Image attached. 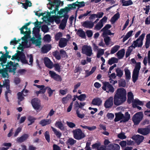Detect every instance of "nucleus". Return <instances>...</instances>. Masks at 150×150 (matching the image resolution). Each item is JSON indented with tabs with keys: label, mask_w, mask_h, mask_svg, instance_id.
Listing matches in <instances>:
<instances>
[{
	"label": "nucleus",
	"mask_w": 150,
	"mask_h": 150,
	"mask_svg": "<svg viewBox=\"0 0 150 150\" xmlns=\"http://www.w3.org/2000/svg\"><path fill=\"white\" fill-rule=\"evenodd\" d=\"M127 93L125 89L122 88H118L115 92L114 96V103L117 106L119 105L126 100Z\"/></svg>",
	"instance_id": "1"
},
{
	"label": "nucleus",
	"mask_w": 150,
	"mask_h": 150,
	"mask_svg": "<svg viewBox=\"0 0 150 150\" xmlns=\"http://www.w3.org/2000/svg\"><path fill=\"white\" fill-rule=\"evenodd\" d=\"M130 118V115L128 112H125V116L123 114L120 112L115 114V117L114 120L115 122H117L122 120L120 121V123L125 122L128 121Z\"/></svg>",
	"instance_id": "2"
},
{
	"label": "nucleus",
	"mask_w": 150,
	"mask_h": 150,
	"mask_svg": "<svg viewBox=\"0 0 150 150\" xmlns=\"http://www.w3.org/2000/svg\"><path fill=\"white\" fill-rule=\"evenodd\" d=\"M143 118V114L142 112H139L136 113L133 116L132 120L135 125H138Z\"/></svg>",
	"instance_id": "3"
},
{
	"label": "nucleus",
	"mask_w": 150,
	"mask_h": 150,
	"mask_svg": "<svg viewBox=\"0 0 150 150\" xmlns=\"http://www.w3.org/2000/svg\"><path fill=\"white\" fill-rule=\"evenodd\" d=\"M145 35V33H143L136 40L133 41V44L134 45L133 46L134 48L136 47H141L143 45V40Z\"/></svg>",
	"instance_id": "4"
},
{
	"label": "nucleus",
	"mask_w": 150,
	"mask_h": 150,
	"mask_svg": "<svg viewBox=\"0 0 150 150\" xmlns=\"http://www.w3.org/2000/svg\"><path fill=\"white\" fill-rule=\"evenodd\" d=\"M75 8V2L71 4L68 5L67 7H66L64 8L61 9L59 11H58V14L59 15H61L63 13H64V14H67L71 10Z\"/></svg>",
	"instance_id": "5"
},
{
	"label": "nucleus",
	"mask_w": 150,
	"mask_h": 150,
	"mask_svg": "<svg viewBox=\"0 0 150 150\" xmlns=\"http://www.w3.org/2000/svg\"><path fill=\"white\" fill-rule=\"evenodd\" d=\"M102 88L104 91H106V92L108 93H112L115 91L114 87L108 82H105L103 83V85Z\"/></svg>",
	"instance_id": "6"
},
{
	"label": "nucleus",
	"mask_w": 150,
	"mask_h": 150,
	"mask_svg": "<svg viewBox=\"0 0 150 150\" xmlns=\"http://www.w3.org/2000/svg\"><path fill=\"white\" fill-rule=\"evenodd\" d=\"M31 103L33 108L35 110H38L41 108L40 100L37 98L32 99Z\"/></svg>",
	"instance_id": "7"
},
{
	"label": "nucleus",
	"mask_w": 150,
	"mask_h": 150,
	"mask_svg": "<svg viewBox=\"0 0 150 150\" xmlns=\"http://www.w3.org/2000/svg\"><path fill=\"white\" fill-rule=\"evenodd\" d=\"M81 50L82 53L87 56L90 57L93 54L92 48L90 46L84 45L82 47Z\"/></svg>",
	"instance_id": "8"
},
{
	"label": "nucleus",
	"mask_w": 150,
	"mask_h": 150,
	"mask_svg": "<svg viewBox=\"0 0 150 150\" xmlns=\"http://www.w3.org/2000/svg\"><path fill=\"white\" fill-rule=\"evenodd\" d=\"M18 63L13 64L12 62L10 61L8 62L6 65L7 69H9V72H13V74L15 73V71L16 69V66L18 65Z\"/></svg>",
	"instance_id": "9"
},
{
	"label": "nucleus",
	"mask_w": 150,
	"mask_h": 150,
	"mask_svg": "<svg viewBox=\"0 0 150 150\" xmlns=\"http://www.w3.org/2000/svg\"><path fill=\"white\" fill-rule=\"evenodd\" d=\"M114 98L112 96L110 97L105 101L104 106L106 108H110L113 105Z\"/></svg>",
	"instance_id": "10"
},
{
	"label": "nucleus",
	"mask_w": 150,
	"mask_h": 150,
	"mask_svg": "<svg viewBox=\"0 0 150 150\" xmlns=\"http://www.w3.org/2000/svg\"><path fill=\"white\" fill-rule=\"evenodd\" d=\"M132 138L135 141L137 145H139L143 142L144 138V136L142 135H137L133 136Z\"/></svg>",
	"instance_id": "11"
},
{
	"label": "nucleus",
	"mask_w": 150,
	"mask_h": 150,
	"mask_svg": "<svg viewBox=\"0 0 150 150\" xmlns=\"http://www.w3.org/2000/svg\"><path fill=\"white\" fill-rule=\"evenodd\" d=\"M49 73L51 78L53 79L54 80L58 81H62V79L61 76L59 75L56 74L54 71H50Z\"/></svg>",
	"instance_id": "12"
},
{
	"label": "nucleus",
	"mask_w": 150,
	"mask_h": 150,
	"mask_svg": "<svg viewBox=\"0 0 150 150\" xmlns=\"http://www.w3.org/2000/svg\"><path fill=\"white\" fill-rule=\"evenodd\" d=\"M85 137V135L80 129H76V139H81Z\"/></svg>",
	"instance_id": "13"
},
{
	"label": "nucleus",
	"mask_w": 150,
	"mask_h": 150,
	"mask_svg": "<svg viewBox=\"0 0 150 150\" xmlns=\"http://www.w3.org/2000/svg\"><path fill=\"white\" fill-rule=\"evenodd\" d=\"M44 62L46 67L52 69L53 67L52 62L47 57H45L44 58Z\"/></svg>",
	"instance_id": "14"
},
{
	"label": "nucleus",
	"mask_w": 150,
	"mask_h": 150,
	"mask_svg": "<svg viewBox=\"0 0 150 150\" xmlns=\"http://www.w3.org/2000/svg\"><path fill=\"white\" fill-rule=\"evenodd\" d=\"M120 147L117 144L112 143L109 144L107 146L108 150H120Z\"/></svg>",
	"instance_id": "15"
},
{
	"label": "nucleus",
	"mask_w": 150,
	"mask_h": 150,
	"mask_svg": "<svg viewBox=\"0 0 150 150\" xmlns=\"http://www.w3.org/2000/svg\"><path fill=\"white\" fill-rule=\"evenodd\" d=\"M68 40L65 38H62L59 42V46L60 48H63L65 47L67 45Z\"/></svg>",
	"instance_id": "16"
},
{
	"label": "nucleus",
	"mask_w": 150,
	"mask_h": 150,
	"mask_svg": "<svg viewBox=\"0 0 150 150\" xmlns=\"http://www.w3.org/2000/svg\"><path fill=\"white\" fill-rule=\"evenodd\" d=\"M18 61L21 60V62L24 64H28V61L26 59L25 54L21 51L19 54V58L18 59Z\"/></svg>",
	"instance_id": "17"
},
{
	"label": "nucleus",
	"mask_w": 150,
	"mask_h": 150,
	"mask_svg": "<svg viewBox=\"0 0 150 150\" xmlns=\"http://www.w3.org/2000/svg\"><path fill=\"white\" fill-rule=\"evenodd\" d=\"M83 26L85 28H92L94 26V23L91 21H86L83 22Z\"/></svg>",
	"instance_id": "18"
},
{
	"label": "nucleus",
	"mask_w": 150,
	"mask_h": 150,
	"mask_svg": "<svg viewBox=\"0 0 150 150\" xmlns=\"http://www.w3.org/2000/svg\"><path fill=\"white\" fill-rule=\"evenodd\" d=\"M51 46L50 45H44L41 48V51L43 53H46L51 49Z\"/></svg>",
	"instance_id": "19"
},
{
	"label": "nucleus",
	"mask_w": 150,
	"mask_h": 150,
	"mask_svg": "<svg viewBox=\"0 0 150 150\" xmlns=\"http://www.w3.org/2000/svg\"><path fill=\"white\" fill-rule=\"evenodd\" d=\"M102 103V101L99 98H96L93 99L91 104L93 105L99 106Z\"/></svg>",
	"instance_id": "20"
},
{
	"label": "nucleus",
	"mask_w": 150,
	"mask_h": 150,
	"mask_svg": "<svg viewBox=\"0 0 150 150\" xmlns=\"http://www.w3.org/2000/svg\"><path fill=\"white\" fill-rule=\"evenodd\" d=\"M137 131L139 133L143 135H146L149 134L146 127L139 128Z\"/></svg>",
	"instance_id": "21"
},
{
	"label": "nucleus",
	"mask_w": 150,
	"mask_h": 150,
	"mask_svg": "<svg viewBox=\"0 0 150 150\" xmlns=\"http://www.w3.org/2000/svg\"><path fill=\"white\" fill-rule=\"evenodd\" d=\"M40 32V28L34 27L33 28L32 34L34 35L35 37L41 36V35L39 33Z\"/></svg>",
	"instance_id": "22"
},
{
	"label": "nucleus",
	"mask_w": 150,
	"mask_h": 150,
	"mask_svg": "<svg viewBox=\"0 0 150 150\" xmlns=\"http://www.w3.org/2000/svg\"><path fill=\"white\" fill-rule=\"evenodd\" d=\"M28 137V135L27 134H23L20 137H18L17 139V141L19 143H22L25 141Z\"/></svg>",
	"instance_id": "23"
},
{
	"label": "nucleus",
	"mask_w": 150,
	"mask_h": 150,
	"mask_svg": "<svg viewBox=\"0 0 150 150\" xmlns=\"http://www.w3.org/2000/svg\"><path fill=\"white\" fill-rule=\"evenodd\" d=\"M52 120L51 119H43L40 122L39 124L42 126H44L50 124Z\"/></svg>",
	"instance_id": "24"
},
{
	"label": "nucleus",
	"mask_w": 150,
	"mask_h": 150,
	"mask_svg": "<svg viewBox=\"0 0 150 150\" xmlns=\"http://www.w3.org/2000/svg\"><path fill=\"white\" fill-rule=\"evenodd\" d=\"M120 17V14L119 12H118L112 17L110 20L112 24L114 23Z\"/></svg>",
	"instance_id": "25"
},
{
	"label": "nucleus",
	"mask_w": 150,
	"mask_h": 150,
	"mask_svg": "<svg viewBox=\"0 0 150 150\" xmlns=\"http://www.w3.org/2000/svg\"><path fill=\"white\" fill-rule=\"evenodd\" d=\"M134 96L131 92H129L127 93V102L129 104L131 103L134 100Z\"/></svg>",
	"instance_id": "26"
},
{
	"label": "nucleus",
	"mask_w": 150,
	"mask_h": 150,
	"mask_svg": "<svg viewBox=\"0 0 150 150\" xmlns=\"http://www.w3.org/2000/svg\"><path fill=\"white\" fill-rule=\"evenodd\" d=\"M76 34L82 38H86L85 33L82 29L78 30Z\"/></svg>",
	"instance_id": "27"
},
{
	"label": "nucleus",
	"mask_w": 150,
	"mask_h": 150,
	"mask_svg": "<svg viewBox=\"0 0 150 150\" xmlns=\"http://www.w3.org/2000/svg\"><path fill=\"white\" fill-rule=\"evenodd\" d=\"M20 3L22 4V6H23V7L25 9H27L28 6L30 7L32 6V3L31 1L28 0H26L25 3L20 2Z\"/></svg>",
	"instance_id": "28"
},
{
	"label": "nucleus",
	"mask_w": 150,
	"mask_h": 150,
	"mask_svg": "<svg viewBox=\"0 0 150 150\" xmlns=\"http://www.w3.org/2000/svg\"><path fill=\"white\" fill-rule=\"evenodd\" d=\"M72 96L70 94H68L66 97H63L62 100V102L64 104L67 103L71 99Z\"/></svg>",
	"instance_id": "29"
},
{
	"label": "nucleus",
	"mask_w": 150,
	"mask_h": 150,
	"mask_svg": "<svg viewBox=\"0 0 150 150\" xmlns=\"http://www.w3.org/2000/svg\"><path fill=\"white\" fill-rule=\"evenodd\" d=\"M125 54V50L124 49H122L119 51L116 54L119 59L122 58L124 57Z\"/></svg>",
	"instance_id": "30"
},
{
	"label": "nucleus",
	"mask_w": 150,
	"mask_h": 150,
	"mask_svg": "<svg viewBox=\"0 0 150 150\" xmlns=\"http://www.w3.org/2000/svg\"><path fill=\"white\" fill-rule=\"evenodd\" d=\"M124 71L125 73L126 79H129L131 78V73L127 67H126L124 69Z\"/></svg>",
	"instance_id": "31"
},
{
	"label": "nucleus",
	"mask_w": 150,
	"mask_h": 150,
	"mask_svg": "<svg viewBox=\"0 0 150 150\" xmlns=\"http://www.w3.org/2000/svg\"><path fill=\"white\" fill-rule=\"evenodd\" d=\"M55 125L61 130L63 131L64 130V127L61 121H57L55 123Z\"/></svg>",
	"instance_id": "32"
},
{
	"label": "nucleus",
	"mask_w": 150,
	"mask_h": 150,
	"mask_svg": "<svg viewBox=\"0 0 150 150\" xmlns=\"http://www.w3.org/2000/svg\"><path fill=\"white\" fill-rule=\"evenodd\" d=\"M118 59L115 57H112L108 61V64L111 65L114 63H117L118 62Z\"/></svg>",
	"instance_id": "33"
},
{
	"label": "nucleus",
	"mask_w": 150,
	"mask_h": 150,
	"mask_svg": "<svg viewBox=\"0 0 150 150\" xmlns=\"http://www.w3.org/2000/svg\"><path fill=\"white\" fill-rule=\"evenodd\" d=\"M139 73L138 72L133 71L132 75V81L134 83L138 79Z\"/></svg>",
	"instance_id": "34"
},
{
	"label": "nucleus",
	"mask_w": 150,
	"mask_h": 150,
	"mask_svg": "<svg viewBox=\"0 0 150 150\" xmlns=\"http://www.w3.org/2000/svg\"><path fill=\"white\" fill-rule=\"evenodd\" d=\"M143 104V102L138 99H135L132 101L133 107H134V105L136 106L137 105H142Z\"/></svg>",
	"instance_id": "35"
},
{
	"label": "nucleus",
	"mask_w": 150,
	"mask_h": 150,
	"mask_svg": "<svg viewBox=\"0 0 150 150\" xmlns=\"http://www.w3.org/2000/svg\"><path fill=\"white\" fill-rule=\"evenodd\" d=\"M116 75L120 78L123 75V71L121 70L120 68H117L116 69Z\"/></svg>",
	"instance_id": "36"
},
{
	"label": "nucleus",
	"mask_w": 150,
	"mask_h": 150,
	"mask_svg": "<svg viewBox=\"0 0 150 150\" xmlns=\"http://www.w3.org/2000/svg\"><path fill=\"white\" fill-rule=\"evenodd\" d=\"M17 52L14 55L12 56V57L11 58L12 60H13L14 59H16L18 61V59H19V54H20L21 51H20L19 50H17Z\"/></svg>",
	"instance_id": "37"
},
{
	"label": "nucleus",
	"mask_w": 150,
	"mask_h": 150,
	"mask_svg": "<svg viewBox=\"0 0 150 150\" xmlns=\"http://www.w3.org/2000/svg\"><path fill=\"white\" fill-rule=\"evenodd\" d=\"M120 46L118 45H115L112 47L111 49L110 54H113L117 52L119 50Z\"/></svg>",
	"instance_id": "38"
},
{
	"label": "nucleus",
	"mask_w": 150,
	"mask_h": 150,
	"mask_svg": "<svg viewBox=\"0 0 150 150\" xmlns=\"http://www.w3.org/2000/svg\"><path fill=\"white\" fill-rule=\"evenodd\" d=\"M0 74H2V76L4 78H5L7 76H8L7 71L5 69H1L0 67Z\"/></svg>",
	"instance_id": "39"
},
{
	"label": "nucleus",
	"mask_w": 150,
	"mask_h": 150,
	"mask_svg": "<svg viewBox=\"0 0 150 150\" xmlns=\"http://www.w3.org/2000/svg\"><path fill=\"white\" fill-rule=\"evenodd\" d=\"M51 128L56 136L58 138H60L62 136V133L60 132L57 131L56 129L54 127H51Z\"/></svg>",
	"instance_id": "40"
},
{
	"label": "nucleus",
	"mask_w": 150,
	"mask_h": 150,
	"mask_svg": "<svg viewBox=\"0 0 150 150\" xmlns=\"http://www.w3.org/2000/svg\"><path fill=\"white\" fill-rule=\"evenodd\" d=\"M103 23L102 22H99L95 25L94 29L97 30H100L103 26Z\"/></svg>",
	"instance_id": "41"
},
{
	"label": "nucleus",
	"mask_w": 150,
	"mask_h": 150,
	"mask_svg": "<svg viewBox=\"0 0 150 150\" xmlns=\"http://www.w3.org/2000/svg\"><path fill=\"white\" fill-rule=\"evenodd\" d=\"M86 96L85 94H82L79 96L76 95V98H77L78 100L80 101H83L86 98Z\"/></svg>",
	"instance_id": "42"
},
{
	"label": "nucleus",
	"mask_w": 150,
	"mask_h": 150,
	"mask_svg": "<svg viewBox=\"0 0 150 150\" xmlns=\"http://www.w3.org/2000/svg\"><path fill=\"white\" fill-rule=\"evenodd\" d=\"M122 6H127L133 4V2L131 0H129L125 1H122Z\"/></svg>",
	"instance_id": "43"
},
{
	"label": "nucleus",
	"mask_w": 150,
	"mask_h": 150,
	"mask_svg": "<svg viewBox=\"0 0 150 150\" xmlns=\"http://www.w3.org/2000/svg\"><path fill=\"white\" fill-rule=\"evenodd\" d=\"M141 63L140 62H137L136 64L134 69L133 71L139 73Z\"/></svg>",
	"instance_id": "44"
},
{
	"label": "nucleus",
	"mask_w": 150,
	"mask_h": 150,
	"mask_svg": "<svg viewBox=\"0 0 150 150\" xmlns=\"http://www.w3.org/2000/svg\"><path fill=\"white\" fill-rule=\"evenodd\" d=\"M36 118L32 116H29L28 117V121L30 122V123L28 124V126L31 125L35 122V121L36 120Z\"/></svg>",
	"instance_id": "45"
},
{
	"label": "nucleus",
	"mask_w": 150,
	"mask_h": 150,
	"mask_svg": "<svg viewBox=\"0 0 150 150\" xmlns=\"http://www.w3.org/2000/svg\"><path fill=\"white\" fill-rule=\"evenodd\" d=\"M53 55L57 60H60L61 58V55L60 53L57 51L53 52Z\"/></svg>",
	"instance_id": "46"
},
{
	"label": "nucleus",
	"mask_w": 150,
	"mask_h": 150,
	"mask_svg": "<svg viewBox=\"0 0 150 150\" xmlns=\"http://www.w3.org/2000/svg\"><path fill=\"white\" fill-rule=\"evenodd\" d=\"M85 6V3L84 1L79 2L77 1L76 2V7L77 6L78 8H80Z\"/></svg>",
	"instance_id": "47"
},
{
	"label": "nucleus",
	"mask_w": 150,
	"mask_h": 150,
	"mask_svg": "<svg viewBox=\"0 0 150 150\" xmlns=\"http://www.w3.org/2000/svg\"><path fill=\"white\" fill-rule=\"evenodd\" d=\"M23 91L24 90H23L21 92H19L17 93L18 100H20V101H22L24 99V98L23 96Z\"/></svg>",
	"instance_id": "48"
},
{
	"label": "nucleus",
	"mask_w": 150,
	"mask_h": 150,
	"mask_svg": "<svg viewBox=\"0 0 150 150\" xmlns=\"http://www.w3.org/2000/svg\"><path fill=\"white\" fill-rule=\"evenodd\" d=\"M62 36V34L61 32H59L56 33L55 35V39L56 41H58L61 38Z\"/></svg>",
	"instance_id": "49"
},
{
	"label": "nucleus",
	"mask_w": 150,
	"mask_h": 150,
	"mask_svg": "<svg viewBox=\"0 0 150 150\" xmlns=\"http://www.w3.org/2000/svg\"><path fill=\"white\" fill-rule=\"evenodd\" d=\"M37 38V39L36 40V41L35 42V44L37 46H40L41 45V42L40 40L41 39V36L38 37H35Z\"/></svg>",
	"instance_id": "50"
},
{
	"label": "nucleus",
	"mask_w": 150,
	"mask_h": 150,
	"mask_svg": "<svg viewBox=\"0 0 150 150\" xmlns=\"http://www.w3.org/2000/svg\"><path fill=\"white\" fill-rule=\"evenodd\" d=\"M66 144L67 145H73L75 143V140L71 138H69L66 142Z\"/></svg>",
	"instance_id": "51"
},
{
	"label": "nucleus",
	"mask_w": 150,
	"mask_h": 150,
	"mask_svg": "<svg viewBox=\"0 0 150 150\" xmlns=\"http://www.w3.org/2000/svg\"><path fill=\"white\" fill-rule=\"evenodd\" d=\"M104 38V41L105 44L106 45H108L110 44V39L109 37L108 36H103Z\"/></svg>",
	"instance_id": "52"
},
{
	"label": "nucleus",
	"mask_w": 150,
	"mask_h": 150,
	"mask_svg": "<svg viewBox=\"0 0 150 150\" xmlns=\"http://www.w3.org/2000/svg\"><path fill=\"white\" fill-rule=\"evenodd\" d=\"M46 90L47 89V93H48L49 97H51L53 92L55 91L54 90H52L49 87H46Z\"/></svg>",
	"instance_id": "53"
},
{
	"label": "nucleus",
	"mask_w": 150,
	"mask_h": 150,
	"mask_svg": "<svg viewBox=\"0 0 150 150\" xmlns=\"http://www.w3.org/2000/svg\"><path fill=\"white\" fill-rule=\"evenodd\" d=\"M41 29L44 33H47L49 30L48 26L46 25H42L41 28Z\"/></svg>",
	"instance_id": "54"
},
{
	"label": "nucleus",
	"mask_w": 150,
	"mask_h": 150,
	"mask_svg": "<svg viewBox=\"0 0 150 150\" xmlns=\"http://www.w3.org/2000/svg\"><path fill=\"white\" fill-rule=\"evenodd\" d=\"M104 54V50L103 49H100L98 50L97 54V57L98 58H99L101 55H103Z\"/></svg>",
	"instance_id": "55"
},
{
	"label": "nucleus",
	"mask_w": 150,
	"mask_h": 150,
	"mask_svg": "<svg viewBox=\"0 0 150 150\" xmlns=\"http://www.w3.org/2000/svg\"><path fill=\"white\" fill-rule=\"evenodd\" d=\"M43 40L45 41L50 42L51 41L50 35L48 34L45 35L43 38Z\"/></svg>",
	"instance_id": "56"
},
{
	"label": "nucleus",
	"mask_w": 150,
	"mask_h": 150,
	"mask_svg": "<svg viewBox=\"0 0 150 150\" xmlns=\"http://www.w3.org/2000/svg\"><path fill=\"white\" fill-rule=\"evenodd\" d=\"M45 136L46 140L48 143L50 142V136L48 131H46L45 134Z\"/></svg>",
	"instance_id": "57"
},
{
	"label": "nucleus",
	"mask_w": 150,
	"mask_h": 150,
	"mask_svg": "<svg viewBox=\"0 0 150 150\" xmlns=\"http://www.w3.org/2000/svg\"><path fill=\"white\" fill-rule=\"evenodd\" d=\"M113 35V33H112L110 30H108L105 31H103V36H108L107 35Z\"/></svg>",
	"instance_id": "58"
},
{
	"label": "nucleus",
	"mask_w": 150,
	"mask_h": 150,
	"mask_svg": "<svg viewBox=\"0 0 150 150\" xmlns=\"http://www.w3.org/2000/svg\"><path fill=\"white\" fill-rule=\"evenodd\" d=\"M42 23V22L41 21L39 22L38 19L36 20V21L34 23H33V24L35 25V27L36 28H40L41 27V25Z\"/></svg>",
	"instance_id": "59"
},
{
	"label": "nucleus",
	"mask_w": 150,
	"mask_h": 150,
	"mask_svg": "<svg viewBox=\"0 0 150 150\" xmlns=\"http://www.w3.org/2000/svg\"><path fill=\"white\" fill-rule=\"evenodd\" d=\"M64 18L62 20V23L64 24H66L67 19L69 18V15L68 14H64Z\"/></svg>",
	"instance_id": "60"
},
{
	"label": "nucleus",
	"mask_w": 150,
	"mask_h": 150,
	"mask_svg": "<svg viewBox=\"0 0 150 150\" xmlns=\"http://www.w3.org/2000/svg\"><path fill=\"white\" fill-rule=\"evenodd\" d=\"M53 66L54 67L56 71L59 72L60 71V67L59 64H55Z\"/></svg>",
	"instance_id": "61"
},
{
	"label": "nucleus",
	"mask_w": 150,
	"mask_h": 150,
	"mask_svg": "<svg viewBox=\"0 0 150 150\" xmlns=\"http://www.w3.org/2000/svg\"><path fill=\"white\" fill-rule=\"evenodd\" d=\"M111 27V26L109 24H107L101 30L102 31H105L108 30V29L110 28Z\"/></svg>",
	"instance_id": "62"
},
{
	"label": "nucleus",
	"mask_w": 150,
	"mask_h": 150,
	"mask_svg": "<svg viewBox=\"0 0 150 150\" xmlns=\"http://www.w3.org/2000/svg\"><path fill=\"white\" fill-rule=\"evenodd\" d=\"M118 137L122 139H126L127 137L125 135L124 133H121L118 135Z\"/></svg>",
	"instance_id": "63"
},
{
	"label": "nucleus",
	"mask_w": 150,
	"mask_h": 150,
	"mask_svg": "<svg viewBox=\"0 0 150 150\" xmlns=\"http://www.w3.org/2000/svg\"><path fill=\"white\" fill-rule=\"evenodd\" d=\"M86 33L87 36L88 38H91L93 35V33L92 31L91 30H87L86 32Z\"/></svg>",
	"instance_id": "64"
}]
</instances>
